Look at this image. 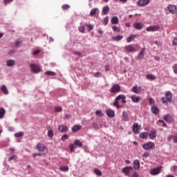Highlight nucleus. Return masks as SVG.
<instances>
[{"label":"nucleus","instance_id":"f257e3e1","mask_svg":"<svg viewBox=\"0 0 177 177\" xmlns=\"http://www.w3.org/2000/svg\"><path fill=\"white\" fill-rule=\"evenodd\" d=\"M120 100H122V103H127V97L124 94H120L115 98L113 102V106L117 109H121V105H120Z\"/></svg>","mask_w":177,"mask_h":177},{"label":"nucleus","instance_id":"f03ea898","mask_svg":"<svg viewBox=\"0 0 177 177\" xmlns=\"http://www.w3.org/2000/svg\"><path fill=\"white\" fill-rule=\"evenodd\" d=\"M172 102V93L171 91H167L165 94V97H162V102L163 104H168Z\"/></svg>","mask_w":177,"mask_h":177},{"label":"nucleus","instance_id":"7ed1b4c3","mask_svg":"<svg viewBox=\"0 0 177 177\" xmlns=\"http://www.w3.org/2000/svg\"><path fill=\"white\" fill-rule=\"evenodd\" d=\"M30 68L32 73H34L35 74H38V73H41V71H42V68H41V66L35 64H30Z\"/></svg>","mask_w":177,"mask_h":177},{"label":"nucleus","instance_id":"20e7f679","mask_svg":"<svg viewBox=\"0 0 177 177\" xmlns=\"http://www.w3.org/2000/svg\"><path fill=\"white\" fill-rule=\"evenodd\" d=\"M162 171V166H158L156 168H153L150 169V174L153 176H156V175H159V174H161Z\"/></svg>","mask_w":177,"mask_h":177},{"label":"nucleus","instance_id":"39448f33","mask_svg":"<svg viewBox=\"0 0 177 177\" xmlns=\"http://www.w3.org/2000/svg\"><path fill=\"white\" fill-rule=\"evenodd\" d=\"M133 171V167L131 166L125 167L122 168V172L125 175V176H131V173Z\"/></svg>","mask_w":177,"mask_h":177},{"label":"nucleus","instance_id":"423d86ee","mask_svg":"<svg viewBox=\"0 0 177 177\" xmlns=\"http://www.w3.org/2000/svg\"><path fill=\"white\" fill-rule=\"evenodd\" d=\"M109 91L111 93H118L119 92H121V86L118 84H114L109 89Z\"/></svg>","mask_w":177,"mask_h":177},{"label":"nucleus","instance_id":"0eeeda50","mask_svg":"<svg viewBox=\"0 0 177 177\" xmlns=\"http://www.w3.org/2000/svg\"><path fill=\"white\" fill-rule=\"evenodd\" d=\"M156 147V144L153 142H148L142 145V149L144 150H150V149H154Z\"/></svg>","mask_w":177,"mask_h":177},{"label":"nucleus","instance_id":"6e6552de","mask_svg":"<svg viewBox=\"0 0 177 177\" xmlns=\"http://www.w3.org/2000/svg\"><path fill=\"white\" fill-rule=\"evenodd\" d=\"M167 9L171 15H177V7L176 5L174 4H169L167 6Z\"/></svg>","mask_w":177,"mask_h":177},{"label":"nucleus","instance_id":"1a4fd4ad","mask_svg":"<svg viewBox=\"0 0 177 177\" xmlns=\"http://www.w3.org/2000/svg\"><path fill=\"white\" fill-rule=\"evenodd\" d=\"M160 26L158 25L151 26L146 28V31H147V32H154L156 31H160Z\"/></svg>","mask_w":177,"mask_h":177},{"label":"nucleus","instance_id":"9d476101","mask_svg":"<svg viewBox=\"0 0 177 177\" xmlns=\"http://www.w3.org/2000/svg\"><path fill=\"white\" fill-rule=\"evenodd\" d=\"M150 3V0H138L137 5L140 8H143V6H147Z\"/></svg>","mask_w":177,"mask_h":177},{"label":"nucleus","instance_id":"9b49d317","mask_svg":"<svg viewBox=\"0 0 177 177\" xmlns=\"http://www.w3.org/2000/svg\"><path fill=\"white\" fill-rule=\"evenodd\" d=\"M133 132L136 135H138L140 132V125L138 123H134L133 124Z\"/></svg>","mask_w":177,"mask_h":177},{"label":"nucleus","instance_id":"f8f14e48","mask_svg":"<svg viewBox=\"0 0 177 177\" xmlns=\"http://www.w3.org/2000/svg\"><path fill=\"white\" fill-rule=\"evenodd\" d=\"M124 49L126 52H128L129 53H132L133 52H136V48L135 47L132 46V45L129 44L128 46H124Z\"/></svg>","mask_w":177,"mask_h":177},{"label":"nucleus","instance_id":"ddd939ff","mask_svg":"<svg viewBox=\"0 0 177 177\" xmlns=\"http://www.w3.org/2000/svg\"><path fill=\"white\" fill-rule=\"evenodd\" d=\"M106 115L109 118H114V117H115V112H114V110H113L111 109H106Z\"/></svg>","mask_w":177,"mask_h":177},{"label":"nucleus","instance_id":"4468645a","mask_svg":"<svg viewBox=\"0 0 177 177\" xmlns=\"http://www.w3.org/2000/svg\"><path fill=\"white\" fill-rule=\"evenodd\" d=\"M122 121L127 122L129 121V115L128 114V112L124 111L122 113Z\"/></svg>","mask_w":177,"mask_h":177},{"label":"nucleus","instance_id":"2eb2a0df","mask_svg":"<svg viewBox=\"0 0 177 177\" xmlns=\"http://www.w3.org/2000/svg\"><path fill=\"white\" fill-rule=\"evenodd\" d=\"M141 91H142L141 86H134L131 88V92H133V93H136L137 95L140 93Z\"/></svg>","mask_w":177,"mask_h":177},{"label":"nucleus","instance_id":"dca6fc26","mask_svg":"<svg viewBox=\"0 0 177 177\" xmlns=\"http://www.w3.org/2000/svg\"><path fill=\"white\" fill-rule=\"evenodd\" d=\"M133 26L134 28H136V30H142V28H143L144 26L143 24H142L141 22H135Z\"/></svg>","mask_w":177,"mask_h":177},{"label":"nucleus","instance_id":"f3484780","mask_svg":"<svg viewBox=\"0 0 177 177\" xmlns=\"http://www.w3.org/2000/svg\"><path fill=\"white\" fill-rule=\"evenodd\" d=\"M163 120H165V121H166V122H169V124H171V122H172V121H174V118L169 114L165 115L163 118Z\"/></svg>","mask_w":177,"mask_h":177},{"label":"nucleus","instance_id":"a211bd4d","mask_svg":"<svg viewBox=\"0 0 177 177\" xmlns=\"http://www.w3.org/2000/svg\"><path fill=\"white\" fill-rule=\"evenodd\" d=\"M58 131L62 133H66V132L68 131V127H67L66 125H61L59 127Z\"/></svg>","mask_w":177,"mask_h":177},{"label":"nucleus","instance_id":"6ab92c4d","mask_svg":"<svg viewBox=\"0 0 177 177\" xmlns=\"http://www.w3.org/2000/svg\"><path fill=\"white\" fill-rule=\"evenodd\" d=\"M151 111L152 114H154L155 115L160 113V110L158 109V107H157L156 105H153V106H151Z\"/></svg>","mask_w":177,"mask_h":177},{"label":"nucleus","instance_id":"aec40b11","mask_svg":"<svg viewBox=\"0 0 177 177\" xmlns=\"http://www.w3.org/2000/svg\"><path fill=\"white\" fill-rule=\"evenodd\" d=\"M37 147L39 151H45V150H46L45 145H42L40 142L37 143Z\"/></svg>","mask_w":177,"mask_h":177},{"label":"nucleus","instance_id":"412c9836","mask_svg":"<svg viewBox=\"0 0 177 177\" xmlns=\"http://www.w3.org/2000/svg\"><path fill=\"white\" fill-rule=\"evenodd\" d=\"M174 140V143H177V134H176L175 136L170 135L167 137L168 142H171V140Z\"/></svg>","mask_w":177,"mask_h":177},{"label":"nucleus","instance_id":"4be33fe9","mask_svg":"<svg viewBox=\"0 0 177 177\" xmlns=\"http://www.w3.org/2000/svg\"><path fill=\"white\" fill-rule=\"evenodd\" d=\"M133 168L134 169H139L140 168V162H139V160H133Z\"/></svg>","mask_w":177,"mask_h":177},{"label":"nucleus","instance_id":"5701e85b","mask_svg":"<svg viewBox=\"0 0 177 177\" xmlns=\"http://www.w3.org/2000/svg\"><path fill=\"white\" fill-rule=\"evenodd\" d=\"M149 136V139H151V140H154V139H156V138H157V133L156 131H151L149 133V134H148Z\"/></svg>","mask_w":177,"mask_h":177},{"label":"nucleus","instance_id":"b1692460","mask_svg":"<svg viewBox=\"0 0 177 177\" xmlns=\"http://www.w3.org/2000/svg\"><path fill=\"white\" fill-rule=\"evenodd\" d=\"M131 101L133 103H139L140 102V97H136L135 95L131 96Z\"/></svg>","mask_w":177,"mask_h":177},{"label":"nucleus","instance_id":"393cba45","mask_svg":"<svg viewBox=\"0 0 177 177\" xmlns=\"http://www.w3.org/2000/svg\"><path fill=\"white\" fill-rule=\"evenodd\" d=\"M146 50L145 48H143L141 51L138 53L137 57L138 59H143V57H145V52Z\"/></svg>","mask_w":177,"mask_h":177},{"label":"nucleus","instance_id":"a878e982","mask_svg":"<svg viewBox=\"0 0 177 177\" xmlns=\"http://www.w3.org/2000/svg\"><path fill=\"white\" fill-rule=\"evenodd\" d=\"M47 131H48V138H53V129H52V127H48L47 128Z\"/></svg>","mask_w":177,"mask_h":177},{"label":"nucleus","instance_id":"bb28decb","mask_svg":"<svg viewBox=\"0 0 177 177\" xmlns=\"http://www.w3.org/2000/svg\"><path fill=\"white\" fill-rule=\"evenodd\" d=\"M6 66L8 67H13V66H15V60H13V59H8L6 61Z\"/></svg>","mask_w":177,"mask_h":177},{"label":"nucleus","instance_id":"cd10ccee","mask_svg":"<svg viewBox=\"0 0 177 177\" xmlns=\"http://www.w3.org/2000/svg\"><path fill=\"white\" fill-rule=\"evenodd\" d=\"M147 80H150L151 81H154L157 78L156 75H154L153 74H147L146 75Z\"/></svg>","mask_w":177,"mask_h":177},{"label":"nucleus","instance_id":"c85d7f7f","mask_svg":"<svg viewBox=\"0 0 177 177\" xmlns=\"http://www.w3.org/2000/svg\"><path fill=\"white\" fill-rule=\"evenodd\" d=\"M5 114H6V111L4 108H0V120H2L5 117Z\"/></svg>","mask_w":177,"mask_h":177},{"label":"nucleus","instance_id":"c756f323","mask_svg":"<svg viewBox=\"0 0 177 177\" xmlns=\"http://www.w3.org/2000/svg\"><path fill=\"white\" fill-rule=\"evenodd\" d=\"M75 149H77V146L74 142L69 145V150L71 153H74V151H75Z\"/></svg>","mask_w":177,"mask_h":177},{"label":"nucleus","instance_id":"7c9ffc66","mask_svg":"<svg viewBox=\"0 0 177 177\" xmlns=\"http://www.w3.org/2000/svg\"><path fill=\"white\" fill-rule=\"evenodd\" d=\"M109 12H110V8L109 6H106L102 8L103 15H109Z\"/></svg>","mask_w":177,"mask_h":177},{"label":"nucleus","instance_id":"2f4dec72","mask_svg":"<svg viewBox=\"0 0 177 177\" xmlns=\"http://www.w3.org/2000/svg\"><path fill=\"white\" fill-rule=\"evenodd\" d=\"M136 38V35H131L127 38V42L129 44V42H132Z\"/></svg>","mask_w":177,"mask_h":177},{"label":"nucleus","instance_id":"473e14b6","mask_svg":"<svg viewBox=\"0 0 177 177\" xmlns=\"http://www.w3.org/2000/svg\"><path fill=\"white\" fill-rule=\"evenodd\" d=\"M1 91L4 95H9V91H8V88L6 87V85L3 84L1 86Z\"/></svg>","mask_w":177,"mask_h":177},{"label":"nucleus","instance_id":"72a5a7b5","mask_svg":"<svg viewBox=\"0 0 177 177\" xmlns=\"http://www.w3.org/2000/svg\"><path fill=\"white\" fill-rule=\"evenodd\" d=\"M70 169V167L68 166H61L59 167V171L62 172H68V170Z\"/></svg>","mask_w":177,"mask_h":177},{"label":"nucleus","instance_id":"f704fd0d","mask_svg":"<svg viewBox=\"0 0 177 177\" xmlns=\"http://www.w3.org/2000/svg\"><path fill=\"white\" fill-rule=\"evenodd\" d=\"M74 144L76 145V147H82L84 146V144L80 140H75Z\"/></svg>","mask_w":177,"mask_h":177},{"label":"nucleus","instance_id":"c9c22d12","mask_svg":"<svg viewBox=\"0 0 177 177\" xmlns=\"http://www.w3.org/2000/svg\"><path fill=\"white\" fill-rule=\"evenodd\" d=\"M81 128H82L81 127V125H74L73 127H72V132H77V131H80V129H81Z\"/></svg>","mask_w":177,"mask_h":177},{"label":"nucleus","instance_id":"e433bc0d","mask_svg":"<svg viewBox=\"0 0 177 177\" xmlns=\"http://www.w3.org/2000/svg\"><path fill=\"white\" fill-rule=\"evenodd\" d=\"M122 38H124L123 35H117L115 37H113L112 40L116 41L117 42H118V41H121V39H122Z\"/></svg>","mask_w":177,"mask_h":177},{"label":"nucleus","instance_id":"4c0bfd02","mask_svg":"<svg viewBox=\"0 0 177 177\" xmlns=\"http://www.w3.org/2000/svg\"><path fill=\"white\" fill-rule=\"evenodd\" d=\"M149 136L148 132H142L140 133V138L141 139H147V137Z\"/></svg>","mask_w":177,"mask_h":177},{"label":"nucleus","instance_id":"58836bf2","mask_svg":"<svg viewBox=\"0 0 177 177\" xmlns=\"http://www.w3.org/2000/svg\"><path fill=\"white\" fill-rule=\"evenodd\" d=\"M93 172L94 174H95V175H97V176H102V171H100V169H97V168H95L93 169Z\"/></svg>","mask_w":177,"mask_h":177},{"label":"nucleus","instance_id":"ea45409f","mask_svg":"<svg viewBox=\"0 0 177 177\" xmlns=\"http://www.w3.org/2000/svg\"><path fill=\"white\" fill-rule=\"evenodd\" d=\"M98 10H99V8H93L90 12V16H95L97 12H98Z\"/></svg>","mask_w":177,"mask_h":177},{"label":"nucleus","instance_id":"a19ab883","mask_svg":"<svg viewBox=\"0 0 177 177\" xmlns=\"http://www.w3.org/2000/svg\"><path fill=\"white\" fill-rule=\"evenodd\" d=\"M112 24H118V17H113L111 20Z\"/></svg>","mask_w":177,"mask_h":177},{"label":"nucleus","instance_id":"79ce46f5","mask_svg":"<svg viewBox=\"0 0 177 177\" xmlns=\"http://www.w3.org/2000/svg\"><path fill=\"white\" fill-rule=\"evenodd\" d=\"M14 136L15 138H21V137L24 136V132L20 131V132H18V133H15Z\"/></svg>","mask_w":177,"mask_h":177},{"label":"nucleus","instance_id":"37998d69","mask_svg":"<svg viewBox=\"0 0 177 177\" xmlns=\"http://www.w3.org/2000/svg\"><path fill=\"white\" fill-rule=\"evenodd\" d=\"M44 74L45 75H50L51 77H55V75H56V73L50 71L45 72Z\"/></svg>","mask_w":177,"mask_h":177},{"label":"nucleus","instance_id":"c03bdc74","mask_svg":"<svg viewBox=\"0 0 177 177\" xmlns=\"http://www.w3.org/2000/svg\"><path fill=\"white\" fill-rule=\"evenodd\" d=\"M55 113H60L63 111V108L62 106H55L54 109Z\"/></svg>","mask_w":177,"mask_h":177},{"label":"nucleus","instance_id":"a18cd8bd","mask_svg":"<svg viewBox=\"0 0 177 177\" xmlns=\"http://www.w3.org/2000/svg\"><path fill=\"white\" fill-rule=\"evenodd\" d=\"M78 30L80 32H82V34H84V32H85V25H83V26H80L79 28H78Z\"/></svg>","mask_w":177,"mask_h":177},{"label":"nucleus","instance_id":"49530a36","mask_svg":"<svg viewBox=\"0 0 177 177\" xmlns=\"http://www.w3.org/2000/svg\"><path fill=\"white\" fill-rule=\"evenodd\" d=\"M86 27L88 28V31H91V30H93V25L91 24H85Z\"/></svg>","mask_w":177,"mask_h":177},{"label":"nucleus","instance_id":"de8ad7c7","mask_svg":"<svg viewBox=\"0 0 177 177\" xmlns=\"http://www.w3.org/2000/svg\"><path fill=\"white\" fill-rule=\"evenodd\" d=\"M95 115H98V117H103V112H102V111H100V110H97L96 111H95Z\"/></svg>","mask_w":177,"mask_h":177},{"label":"nucleus","instance_id":"09e8293b","mask_svg":"<svg viewBox=\"0 0 177 177\" xmlns=\"http://www.w3.org/2000/svg\"><path fill=\"white\" fill-rule=\"evenodd\" d=\"M62 9H63V10H68V9H70V5L64 4L62 6Z\"/></svg>","mask_w":177,"mask_h":177},{"label":"nucleus","instance_id":"8fccbe9b","mask_svg":"<svg viewBox=\"0 0 177 177\" xmlns=\"http://www.w3.org/2000/svg\"><path fill=\"white\" fill-rule=\"evenodd\" d=\"M112 29H113V31H115V32H120V28H118L115 26H112Z\"/></svg>","mask_w":177,"mask_h":177},{"label":"nucleus","instance_id":"3c124183","mask_svg":"<svg viewBox=\"0 0 177 177\" xmlns=\"http://www.w3.org/2000/svg\"><path fill=\"white\" fill-rule=\"evenodd\" d=\"M67 139H68V136L67 134H64L62 136L61 140H62V142H64V140H67Z\"/></svg>","mask_w":177,"mask_h":177},{"label":"nucleus","instance_id":"603ef678","mask_svg":"<svg viewBox=\"0 0 177 177\" xmlns=\"http://www.w3.org/2000/svg\"><path fill=\"white\" fill-rule=\"evenodd\" d=\"M23 41L20 39H17L15 42V46L17 48H19V46H20V44H21Z\"/></svg>","mask_w":177,"mask_h":177},{"label":"nucleus","instance_id":"864d4df0","mask_svg":"<svg viewBox=\"0 0 177 177\" xmlns=\"http://www.w3.org/2000/svg\"><path fill=\"white\" fill-rule=\"evenodd\" d=\"M149 103L150 105L154 104L156 103V101L154 100V99H153V97H149Z\"/></svg>","mask_w":177,"mask_h":177},{"label":"nucleus","instance_id":"5fc2aeb1","mask_svg":"<svg viewBox=\"0 0 177 177\" xmlns=\"http://www.w3.org/2000/svg\"><path fill=\"white\" fill-rule=\"evenodd\" d=\"M172 69H173V71H174V73L177 75V64H175L172 66Z\"/></svg>","mask_w":177,"mask_h":177},{"label":"nucleus","instance_id":"6e6d98bb","mask_svg":"<svg viewBox=\"0 0 177 177\" xmlns=\"http://www.w3.org/2000/svg\"><path fill=\"white\" fill-rule=\"evenodd\" d=\"M17 158V156L15 155H12L8 158L9 161H12V160H16Z\"/></svg>","mask_w":177,"mask_h":177},{"label":"nucleus","instance_id":"4d7b16f0","mask_svg":"<svg viewBox=\"0 0 177 177\" xmlns=\"http://www.w3.org/2000/svg\"><path fill=\"white\" fill-rule=\"evenodd\" d=\"M108 23H109V17H105L104 19V26H107Z\"/></svg>","mask_w":177,"mask_h":177},{"label":"nucleus","instance_id":"13d9d810","mask_svg":"<svg viewBox=\"0 0 177 177\" xmlns=\"http://www.w3.org/2000/svg\"><path fill=\"white\" fill-rule=\"evenodd\" d=\"M11 2H13V0H4L3 3L4 5H8V3H11Z\"/></svg>","mask_w":177,"mask_h":177},{"label":"nucleus","instance_id":"bf43d9fd","mask_svg":"<svg viewBox=\"0 0 177 177\" xmlns=\"http://www.w3.org/2000/svg\"><path fill=\"white\" fill-rule=\"evenodd\" d=\"M74 55H77V56H79V57H82V54L78 51H75Z\"/></svg>","mask_w":177,"mask_h":177},{"label":"nucleus","instance_id":"052dcab7","mask_svg":"<svg viewBox=\"0 0 177 177\" xmlns=\"http://www.w3.org/2000/svg\"><path fill=\"white\" fill-rule=\"evenodd\" d=\"M172 44L174 45L175 46H176V45H177V37H174V39L173 40V42H172Z\"/></svg>","mask_w":177,"mask_h":177},{"label":"nucleus","instance_id":"680f3d73","mask_svg":"<svg viewBox=\"0 0 177 177\" xmlns=\"http://www.w3.org/2000/svg\"><path fill=\"white\" fill-rule=\"evenodd\" d=\"M129 177H139V174H138V172L136 171Z\"/></svg>","mask_w":177,"mask_h":177},{"label":"nucleus","instance_id":"e2e57ef3","mask_svg":"<svg viewBox=\"0 0 177 177\" xmlns=\"http://www.w3.org/2000/svg\"><path fill=\"white\" fill-rule=\"evenodd\" d=\"M149 156H150V153L147 152L142 155V157H144V158H147V157H149Z\"/></svg>","mask_w":177,"mask_h":177},{"label":"nucleus","instance_id":"0e129e2a","mask_svg":"<svg viewBox=\"0 0 177 177\" xmlns=\"http://www.w3.org/2000/svg\"><path fill=\"white\" fill-rule=\"evenodd\" d=\"M94 77H95V78H97V77H100V72L95 73L94 74Z\"/></svg>","mask_w":177,"mask_h":177},{"label":"nucleus","instance_id":"69168bd1","mask_svg":"<svg viewBox=\"0 0 177 177\" xmlns=\"http://www.w3.org/2000/svg\"><path fill=\"white\" fill-rule=\"evenodd\" d=\"M38 53H39V50H37L33 51L32 55L34 56H35V55H38Z\"/></svg>","mask_w":177,"mask_h":177},{"label":"nucleus","instance_id":"338daca9","mask_svg":"<svg viewBox=\"0 0 177 177\" xmlns=\"http://www.w3.org/2000/svg\"><path fill=\"white\" fill-rule=\"evenodd\" d=\"M70 117H71V115L66 114L64 118L65 120H69Z\"/></svg>","mask_w":177,"mask_h":177},{"label":"nucleus","instance_id":"774afa93","mask_svg":"<svg viewBox=\"0 0 177 177\" xmlns=\"http://www.w3.org/2000/svg\"><path fill=\"white\" fill-rule=\"evenodd\" d=\"M176 169H177V165L173 166L171 167V171H176Z\"/></svg>","mask_w":177,"mask_h":177}]
</instances>
